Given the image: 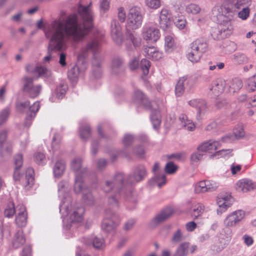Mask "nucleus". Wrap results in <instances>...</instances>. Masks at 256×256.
<instances>
[{"mask_svg":"<svg viewBox=\"0 0 256 256\" xmlns=\"http://www.w3.org/2000/svg\"><path fill=\"white\" fill-rule=\"evenodd\" d=\"M93 12L90 4H80L78 14H72L62 20H54L52 25L44 28V34L50 38L48 54L44 57V62L51 60V52L66 48V42H78L82 40L93 26Z\"/></svg>","mask_w":256,"mask_h":256,"instance_id":"obj_1","label":"nucleus"},{"mask_svg":"<svg viewBox=\"0 0 256 256\" xmlns=\"http://www.w3.org/2000/svg\"><path fill=\"white\" fill-rule=\"evenodd\" d=\"M71 186L67 181H61L58 184V197L61 199L60 212L63 216L64 226L66 229L77 227L83 220L84 208L78 204H72L69 194Z\"/></svg>","mask_w":256,"mask_h":256,"instance_id":"obj_2","label":"nucleus"},{"mask_svg":"<svg viewBox=\"0 0 256 256\" xmlns=\"http://www.w3.org/2000/svg\"><path fill=\"white\" fill-rule=\"evenodd\" d=\"M250 4H246L240 9L225 10L226 13L219 14L216 17L218 26L217 28H214L211 32L212 38L217 40L226 38L230 36L234 30V26L232 24L237 18L242 20H245L250 16V9L248 8Z\"/></svg>","mask_w":256,"mask_h":256,"instance_id":"obj_3","label":"nucleus"},{"mask_svg":"<svg viewBox=\"0 0 256 256\" xmlns=\"http://www.w3.org/2000/svg\"><path fill=\"white\" fill-rule=\"evenodd\" d=\"M124 177L122 172L117 173L111 180H106L102 186L104 192L108 193L112 192L114 194L109 197L108 202L112 206L117 207L118 206V196L119 194H124V196L128 199L129 196H132V190L130 185L124 182Z\"/></svg>","mask_w":256,"mask_h":256,"instance_id":"obj_4","label":"nucleus"},{"mask_svg":"<svg viewBox=\"0 0 256 256\" xmlns=\"http://www.w3.org/2000/svg\"><path fill=\"white\" fill-rule=\"evenodd\" d=\"M124 177L122 172L117 173L111 180H106L102 186L104 192L108 193L112 192L114 194L109 197L108 202L112 206L117 207L118 206V196L119 194H124V196L128 199L129 196H132V190L130 185L124 182Z\"/></svg>","mask_w":256,"mask_h":256,"instance_id":"obj_5","label":"nucleus"},{"mask_svg":"<svg viewBox=\"0 0 256 256\" xmlns=\"http://www.w3.org/2000/svg\"><path fill=\"white\" fill-rule=\"evenodd\" d=\"M102 40V34L94 36V38L88 42L85 46L82 47L78 56V62L84 64L85 59L88 57L90 52H92V74L96 78H100L102 74V70L100 67L101 58L99 56L101 49Z\"/></svg>","mask_w":256,"mask_h":256,"instance_id":"obj_6","label":"nucleus"},{"mask_svg":"<svg viewBox=\"0 0 256 256\" xmlns=\"http://www.w3.org/2000/svg\"><path fill=\"white\" fill-rule=\"evenodd\" d=\"M208 48V44L204 38H197L190 44V50L187 54V58L192 63L198 62Z\"/></svg>","mask_w":256,"mask_h":256,"instance_id":"obj_7","label":"nucleus"},{"mask_svg":"<svg viewBox=\"0 0 256 256\" xmlns=\"http://www.w3.org/2000/svg\"><path fill=\"white\" fill-rule=\"evenodd\" d=\"M16 107L18 112L26 114L24 125L29 126L32 124V120L35 117L38 110L40 106L38 102H36L30 106V102L26 100L17 102Z\"/></svg>","mask_w":256,"mask_h":256,"instance_id":"obj_8","label":"nucleus"},{"mask_svg":"<svg viewBox=\"0 0 256 256\" xmlns=\"http://www.w3.org/2000/svg\"><path fill=\"white\" fill-rule=\"evenodd\" d=\"M250 0H224V4L221 6H215L212 10V14L214 17H218L219 14L226 13L225 10H230L240 9L246 4H250Z\"/></svg>","mask_w":256,"mask_h":256,"instance_id":"obj_9","label":"nucleus"},{"mask_svg":"<svg viewBox=\"0 0 256 256\" xmlns=\"http://www.w3.org/2000/svg\"><path fill=\"white\" fill-rule=\"evenodd\" d=\"M74 190L76 194H82V201L84 204L90 206L92 205L94 202V199L92 194L90 188L82 182V180L79 176H76V180H74Z\"/></svg>","mask_w":256,"mask_h":256,"instance_id":"obj_10","label":"nucleus"},{"mask_svg":"<svg viewBox=\"0 0 256 256\" xmlns=\"http://www.w3.org/2000/svg\"><path fill=\"white\" fill-rule=\"evenodd\" d=\"M142 19L140 8L134 6L130 8L128 14L126 29L136 30L142 24Z\"/></svg>","mask_w":256,"mask_h":256,"instance_id":"obj_11","label":"nucleus"},{"mask_svg":"<svg viewBox=\"0 0 256 256\" xmlns=\"http://www.w3.org/2000/svg\"><path fill=\"white\" fill-rule=\"evenodd\" d=\"M33 82L34 78L24 76L22 78V90L30 98H34L38 97L40 94L42 86L40 84H34Z\"/></svg>","mask_w":256,"mask_h":256,"instance_id":"obj_12","label":"nucleus"},{"mask_svg":"<svg viewBox=\"0 0 256 256\" xmlns=\"http://www.w3.org/2000/svg\"><path fill=\"white\" fill-rule=\"evenodd\" d=\"M142 34L143 38L147 42H156L160 37V30L152 23L145 24Z\"/></svg>","mask_w":256,"mask_h":256,"instance_id":"obj_13","label":"nucleus"},{"mask_svg":"<svg viewBox=\"0 0 256 256\" xmlns=\"http://www.w3.org/2000/svg\"><path fill=\"white\" fill-rule=\"evenodd\" d=\"M118 220L116 214L110 210H106L102 224V230L106 232H113L118 226L117 221Z\"/></svg>","mask_w":256,"mask_h":256,"instance_id":"obj_14","label":"nucleus"},{"mask_svg":"<svg viewBox=\"0 0 256 256\" xmlns=\"http://www.w3.org/2000/svg\"><path fill=\"white\" fill-rule=\"evenodd\" d=\"M146 176V170L145 167L143 165H138L136 167L132 174L128 177L126 176L124 174V182L125 183L131 185L132 184L142 180Z\"/></svg>","mask_w":256,"mask_h":256,"instance_id":"obj_15","label":"nucleus"},{"mask_svg":"<svg viewBox=\"0 0 256 256\" xmlns=\"http://www.w3.org/2000/svg\"><path fill=\"white\" fill-rule=\"evenodd\" d=\"M126 49L130 52H134L136 48L140 46L141 38L135 32L130 31V29H126Z\"/></svg>","mask_w":256,"mask_h":256,"instance_id":"obj_16","label":"nucleus"},{"mask_svg":"<svg viewBox=\"0 0 256 256\" xmlns=\"http://www.w3.org/2000/svg\"><path fill=\"white\" fill-rule=\"evenodd\" d=\"M245 212L242 210H237L226 216L224 220V226L233 227L240 222L244 217Z\"/></svg>","mask_w":256,"mask_h":256,"instance_id":"obj_17","label":"nucleus"},{"mask_svg":"<svg viewBox=\"0 0 256 256\" xmlns=\"http://www.w3.org/2000/svg\"><path fill=\"white\" fill-rule=\"evenodd\" d=\"M174 14L172 12L166 8H163L160 13L159 24L162 29L166 30L169 28L170 25V22L172 20V16L173 18Z\"/></svg>","mask_w":256,"mask_h":256,"instance_id":"obj_18","label":"nucleus"},{"mask_svg":"<svg viewBox=\"0 0 256 256\" xmlns=\"http://www.w3.org/2000/svg\"><path fill=\"white\" fill-rule=\"evenodd\" d=\"M82 160L80 158H76L74 159L71 163L72 169L76 172L75 179L76 176H79L84 182V178L88 176V170L86 168H82Z\"/></svg>","mask_w":256,"mask_h":256,"instance_id":"obj_19","label":"nucleus"},{"mask_svg":"<svg viewBox=\"0 0 256 256\" xmlns=\"http://www.w3.org/2000/svg\"><path fill=\"white\" fill-rule=\"evenodd\" d=\"M111 36L114 42L120 45L122 42V27L116 20L111 22Z\"/></svg>","mask_w":256,"mask_h":256,"instance_id":"obj_20","label":"nucleus"},{"mask_svg":"<svg viewBox=\"0 0 256 256\" xmlns=\"http://www.w3.org/2000/svg\"><path fill=\"white\" fill-rule=\"evenodd\" d=\"M220 144L219 141L210 140L202 142L197 148L198 151L213 153L220 148Z\"/></svg>","mask_w":256,"mask_h":256,"instance_id":"obj_21","label":"nucleus"},{"mask_svg":"<svg viewBox=\"0 0 256 256\" xmlns=\"http://www.w3.org/2000/svg\"><path fill=\"white\" fill-rule=\"evenodd\" d=\"M197 248L196 245L190 246L189 242H182L177 248L173 256H187L190 253H194Z\"/></svg>","mask_w":256,"mask_h":256,"instance_id":"obj_22","label":"nucleus"},{"mask_svg":"<svg viewBox=\"0 0 256 256\" xmlns=\"http://www.w3.org/2000/svg\"><path fill=\"white\" fill-rule=\"evenodd\" d=\"M25 69L28 73L38 74L39 76L48 77L50 75V72L42 66H37L34 68L32 64H29L26 66Z\"/></svg>","mask_w":256,"mask_h":256,"instance_id":"obj_23","label":"nucleus"},{"mask_svg":"<svg viewBox=\"0 0 256 256\" xmlns=\"http://www.w3.org/2000/svg\"><path fill=\"white\" fill-rule=\"evenodd\" d=\"M68 87L66 84L62 82L58 86L52 96L50 98V100L52 102H56L57 100L62 99L65 96Z\"/></svg>","mask_w":256,"mask_h":256,"instance_id":"obj_24","label":"nucleus"},{"mask_svg":"<svg viewBox=\"0 0 256 256\" xmlns=\"http://www.w3.org/2000/svg\"><path fill=\"white\" fill-rule=\"evenodd\" d=\"M18 214L16 218V223L20 227L25 226L27 223V213L25 206L19 204L17 206Z\"/></svg>","mask_w":256,"mask_h":256,"instance_id":"obj_25","label":"nucleus"},{"mask_svg":"<svg viewBox=\"0 0 256 256\" xmlns=\"http://www.w3.org/2000/svg\"><path fill=\"white\" fill-rule=\"evenodd\" d=\"M7 136V132L2 130L0 132V154L4 158H8L12 152L11 146H7L4 149L3 146Z\"/></svg>","mask_w":256,"mask_h":256,"instance_id":"obj_26","label":"nucleus"},{"mask_svg":"<svg viewBox=\"0 0 256 256\" xmlns=\"http://www.w3.org/2000/svg\"><path fill=\"white\" fill-rule=\"evenodd\" d=\"M256 187V184L252 180L244 178L238 180L236 184V188L238 190L246 192L252 190Z\"/></svg>","mask_w":256,"mask_h":256,"instance_id":"obj_27","label":"nucleus"},{"mask_svg":"<svg viewBox=\"0 0 256 256\" xmlns=\"http://www.w3.org/2000/svg\"><path fill=\"white\" fill-rule=\"evenodd\" d=\"M230 196H220L218 197L217 200V204L218 208L217 209L218 214H221L226 212L228 208L231 205L230 199Z\"/></svg>","mask_w":256,"mask_h":256,"instance_id":"obj_28","label":"nucleus"},{"mask_svg":"<svg viewBox=\"0 0 256 256\" xmlns=\"http://www.w3.org/2000/svg\"><path fill=\"white\" fill-rule=\"evenodd\" d=\"M82 242L86 246L92 244L94 247L96 249L103 248L105 246L104 240L100 237L96 236L93 239L83 238L81 240Z\"/></svg>","mask_w":256,"mask_h":256,"instance_id":"obj_29","label":"nucleus"},{"mask_svg":"<svg viewBox=\"0 0 256 256\" xmlns=\"http://www.w3.org/2000/svg\"><path fill=\"white\" fill-rule=\"evenodd\" d=\"M226 85V82L225 80L219 78L214 82L210 90L214 96H218L223 92Z\"/></svg>","mask_w":256,"mask_h":256,"instance_id":"obj_30","label":"nucleus"},{"mask_svg":"<svg viewBox=\"0 0 256 256\" xmlns=\"http://www.w3.org/2000/svg\"><path fill=\"white\" fill-rule=\"evenodd\" d=\"M144 52L146 56L153 60H158L163 57V53L154 46L146 47Z\"/></svg>","mask_w":256,"mask_h":256,"instance_id":"obj_31","label":"nucleus"},{"mask_svg":"<svg viewBox=\"0 0 256 256\" xmlns=\"http://www.w3.org/2000/svg\"><path fill=\"white\" fill-rule=\"evenodd\" d=\"M26 242V238L23 230L19 229L14 234L12 244L14 248H18L22 246Z\"/></svg>","mask_w":256,"mask_h":256,"instance_id":"obj_32","label":"nucleus"},{"mask_svg":"<svg viewBox=\"0 0 256 256\" xmlns=\"http://www.w3.org/2000/svg\"><path fill=\"white\" fill-rule=\"evenodd\" d=\"M179 120L182 126L185 130L192 132L196 129L195 124L192 120L188 118L186 114H180L179 116Z\"/></svg>","mask_w":256,"mask_h":256,"instance_id":"obj_33","label":"nucleus"},{"mask_svg":"<svg viewBox=\"0 0 256 256\" xmlns=\"http://www.w3.org/2000/svg\"><path fill=\"white\" fill-rule=\"evenodd\" d=\"M188 104L196 108L200 114L204 113L206 108V102L204 100L193 99L188 102Z\"/></svg>","mask_w":256,"mask_h":256,"instance_id":"obj_34","label":"nucleus"},{"mask_svg":"<svg viewBox=\"0 0 256 256\" xmlns=\"http://www.w3.org/2000/svg\"><path fill=\"white\" fill-rule=\"evenodd\" d=\"M173 210L171 208H166L158 214L152 220V222L158 224L169 218L172 214Z\"/></svg>","mask_w":256,"mask_h":256,"instance_id":"obj_35","label":"nucleus"},{"mask_svg":"<svg viewBox=\"0 0 256 256\" xmlns=\"http://www.w3.org/2000/svg\"><path fill=\"white\" fill-rule=\"evenodd\" d=\"M61 137L60 136L56 134L52 138V148L53 153V159L57 158L60 154H62L60 150V143Z\"/></svg>","mask_w":256,"mask_h":256,"instance_id":"obj_36","label":"nucleus"},{"mask_svg":"<svg viewBox=\"0 0 256 256\" xmlns=\"http://www.w3.org/2000/svg\"><path fill=\"white\" fill-rule=\"evenodd\" d=\"M122 58L116 56L114 58L111 62V72L114 74H118L122 70Z\"/></svg>","mask_w":256,"mask_h":256,"instance_id":"obj_37","label":"nucleus"},{"mask_svg":"<svg viewBox=\"0 0 256 256\" xmlns=\"http://www.w3.org/2000/svg\"><path fill=\"white\" fill-rule=\"evenodd\" d=\"M153 127L155 130L158 128L161 124L160 114L159 108L152 109L150 116Z\"/></svg>","mask_w":256,"mask_h":256,"instance_id":"obj_38","label":"nucleus"},{"mask_svg":"<svg viewBox=\"0 0 256 256\" xmlns=\"http://www.w3.org/2000/svg\"><path fill=\"white\" fill-rule=\"evenodd\" d=\"M66 168L65 162L62 160H60L56 162L53 168V172L54 176L56 178L61 176Z\"/></svg>","mask_w":256,"mask_h":256,"instance_id":"obj_39","label":"nucleus"},{"mask_svg":"<svg viewBox=\"0 0 256 256\" xmlns=\"http://www.w3.org/2000/svg\"><path fill=\"white\" fill-rule=\"evenodd\" d=\"M79 133L80 138L83 140H86L91 134V130L89 124H83L82 123H80Z\"/></svg>","mask_w":256,"mask_h":256,"instance_id":"obj_40","label":"nucleus"},{"mask_svg":"<svg viewBox=\"0 0 256 256\" xmlns=\"http://www.w3.org/2000/svg\"><path fill=\"white\" fill-rule=\"evenodd\" d=\"M23 158L21 154L16 155L14 157V164H15V170L14 173V178L16 180H18L20 177V172L18 169L21 168L22 165Z\"/></svg>","mask_w":256,"mask_h":256,"instance_id":"obj_41","label":"nucleus"},{"mask_svg":"<svg viewBox=\"0 0 256 256\" xmlns=\"http://www.w3.org/2000/svg\"><path fill=\"white\" fill-rule=\"evenodd\" d=\"M232 60L236 64H241L248 63L249 58L244 54L238 52L232 56Z\"/></svg>","mask_w":256,"mask_h":256,"instance_id":"obj_42","label":"nucleus"},{"mask_svg":"<svg viewBox=\"0 0 256 256\" xmlns=\"http://www.w3.org/2000/svg\"><path fill=\"white\" fill-rule=\"evenodd\" d=\"M134 98L135 100L140 102L146 106H151V102L148 100L144 94L138 90H136L134 91Z\"/></svg>","mask_w":256,"mask_h":256,"instance_id":"obj_43","label":"nucleus"},{"mask_svg":"<svg viewBox=\"0 0 256 256\" xmlns=\"http://www.w3.org/2000/svg\"><path fill=\"white\" fill-rule=\"evenodd\" d=\"M186 80V78L182 77L180 78L175 88V93L176 96H180L184 94Z\"/></svg>","mask_w":256,"mask_h":256,"instance_id":"obj_44","label":"nucleus"},{"mask_svg":"<svg viewBox=\"0 0 256 256\" xmlns=\"http://www.w3.org/2000/svg\"><path fill=\"white\" fill-rule=\"evenodd\" d=\"M34 170L32 168H28L26 170V184L24 186L26 190H28L30 188L34 181Z\"/></svg>","mask_w":256,"mask_h":256,"instance_id":"obj_45","label":"nucleus"},{"mask_svg":"<svg viewBox=\"0 0 256 256\" xmlns=\"http://www.w3.org/2000/svg\"><path fill=\"white\" fill-rule=\"evenodd\" d=\"M172 20L179 30H183L186 26V18L182 16H179L178 14H176L174 18L172 16Z\"/></svg>","mask_w":256,"mask_h":256,"instance_id":"obj_46","label":"nucleus"},{"mask_svg":"<svg viewBox=\"0 0 256 256\" xmlns=\"http://www.w3.org/2000/svg\"><path fill=\"white\" fill-rule=\"evenodd\" d=\"M80 72L81 70H80L79 66L75 64L68 70V78L73 82L76 81Z\"/></svg>","mask_w":256,"mask_h":256,"instance_id":"obj_47","label":"nucleus"},{"mask_svg":"<svg viewBox=\"0 0 256 256\" xmlns=\"http://www.w3.org/2000/svg\"><path fill=\"white\" fill-rule=\"evenodd\" d=\"M174 46V41L172 35H167L165 36L164 48L168 52H172Z\"/></svg>","mask_w":256,"mask_h":256,"instance_id":"obj_48","label":"nucleus"},{"mask_svg":"<svg viewBox=\"0 0 256 256\" xmlns=\"http://www.w3.org/2000/svg\"><path fill=\"white\" fill-rule=\"evenodd\" d=\"M201 10V8L199 5L190 3L186 6L185 11L189 14H198Z\"/></svg>","mask_w":256,"mask_h":256,"instance_id":"obj_49","label":"nucleus"},{"mask_svg":"<svg viewBox=\"0 0 256 256\" xmlns=\"http://www.w3.org/2000/svg\"><path fill=\"white\" fill-rule=\"evenodd\" d=\"M185 238V236L183 234L180 229L178 228L176 231L174 232L171 238V242L172 244H178Z\"/></svg>","mask_w":256,"mask_h":256,"instance_id":"obj_50","label":"nucleus"},{"mask_svg":"<svg viewBox=\"0 0 256 256\" xmlns=\"http://www.w3.org/2000/svg\"><path fill=\"white\" fill-rule=\"evenodd\" d=\"M18 208L16 210L14 202H9L4 210V216L6 218H10L12 217L14 214L18 212Z\"/></svg>","mask_w":256,"mask_h":256,"instance_id":"obj_51","label":"nucleus"},{"mask_svg":"<svg viewBox=\"0 0 256 256\" xmlns=\"http://www.w3.org/2000/svg\"><path fill=\"white\" fill-rule=\"evenodd\" d=\"M242 86V80L238 78H234L232 80L229 86L230 90L233 92L240 90Z\"/></svg>","mask_w":256,"mask_h":256,"instance_id":"obj_52","label":"nucleus"},{"mask_svg":"<svg viewBox=\"0 0 256 256\" xmlns=\"http://www.w3.org/2000/svg\"><path fill=\"white\" fill-rule=\"evenodd\" d=\"M204 210V206L203 204L198 203L192 206V216L196 218L198 216H200Z\"/></svg>","mask_w":256,"mask_h":256,"instance_id":"obj_53","label":"nucleus"},{"mask_svg":"<svg viewBox=\"0 0 256 256\" xmlns=\"http://www.w3.org/2000/svg\"><path fill=\"white\" fill-rule=\"evenodd\" d=\"M244 134L245 132L242 124H239L236 126L234 128L233 132V135L236 139L242 138L244 136Z\"/></svg>","mask_w":256,"mask_h":256,"instance_id":"obj_54","label":"nucleus"},{"mask_svg":"<svg viewBox=\"0 0 256 256\" xmlns=\"http://www.w3.org/2000/svg\"><path fill=\"white\" fill-rule=\"evenodd\" d=\"M150 66V62L148 60L145 58L142 60L140 63V68L144 76L148 74Z\"/></svg>","mask_w":256,"mask_h":256,"instance_id":"obj_55","label":"nucleus"},{"mask_svg":"<svg viewBox=\"0 0 256 256\" xmlns=\"http://www.w3.org/2000/svg\"><path fill=\"white\" fill-rule=\"evenodd\" d=\"M154 180L160 188L166 183V177L164 174H156Z\"/></svg>","mask_w":256,"mask_h":256,"instance_id":"obj_56","label":"nucleus"},{"mask_svg":"<svg viewBox=\"0 0 256 256\" xmlns=\"http://www.w3.org/2000/svg\"><path fill=\"white\" fill-rule=\"evenodd\" d=\"M10 110L8 108L3 109L0 112V126L4 124L8 120Z\"/></svg>","mask_w":256,"mask_h":256,"instance_id":"obj_57","label":"nucleus"},{"mask_svg":"<svg viewBox=\"0 0 256 256\" xmlns=\"http://www.w3.org/2000/svg\"><path fill=\"white\" fill-rule=\"evenodd\" d=\"M34 160L38 164L43 165L46 163L45 155L40 152H36L34 156Z\"/></svg>","mask_w":256,"mask_h":256,"instance_id":"obj_58","label":"nucleus"},{"mask_svg":"<svg viewBox=\"0 0 256 256\" xmlns=\"http://www.w3.org/2000/svg\"><path fill=\"white\" fill-rule=\"evenodd\" d=\"M194 191L196 193L198 194L207 192L206 180H202L196 184Z\"/></svg>","mask_w":256,"mask_h":256,"instance_id":"obj_59","label":"nucleus"},{"mask_svg":"<svg viewBox=\"0 0 256 256\" xmlns=\"http://www.w3.org/2000/svg\"><path fill=\"white\" fill-rule=\"evenodd\" d=\"M146 6L152 9H157L160 6V0H145Z\"/></svg>","mask_w":256,"mask_h":256,"instance_id":"obj_60","label":"nucleus"},{"mask_svg":"<svg viewBox=\"0 0 256 256\" xmlns=\"http://www.w3.org/2000/svg\"><path fill=\"white\" fill-rule=\"evenodd\" d=\"M203 154L202 151H198L197 150V152H194L190 156L191 161L192 162H198L200 160L203 158Z\"/></svg>","mask_w":256,"mask_h":256,"instance_id":"obj_61","label":"nucleus"},{"mask_svg":"<svg viewBox=\"0 0 256 256\" xmlns=\"http://www.w3.org/2000/svg\"><path fill=\"white\" fill-rule=\"evenodd\" d=\"M207 192H212L217 188L218 184L216 182L212 180H206Z\"/></svg>","mask_w":256,"mask_h":256,"instance_id":"obj_62","label":"nucleus"},{"mask_svg":"<svg viewBox=\"0 0 256 256\" xmlns=\"http://www.w3.org/2000/svg\"><path fill=\"white\" fill-rule=\"evenodd\" d=\"M177 170V166L171 162L166 164L165 166V171L167 174H172L176 172Z\"/></svg>","mask_w":256,"mask_h":256,"instance_id":"obj_63","label":"nucleus"},{"mask_svg":"<svg viewBox=\"0 0 256 256\" xmlns=\"http://www.w3.org/2000/svg\"><path fill=\"white\" fill-rule=\"evenodd\" d=\"M248 88L251 91L256 90V75L250 78L248 82Z\"/></svg>","mask_w":256,"mask_h":256,"instance_id":"obj_64","label":"nucleus"}]
</instances>
